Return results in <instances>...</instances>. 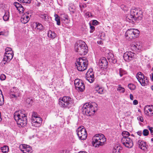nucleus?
Masks as SVG:
<instances>
[{
  "mask_svg": "<svg viewBox=\"0 0 153 153\" xmlns=\"http://www.w3.org/2000/svg\"><path fill=\"white\" fill-rule=\"evenodd\" d=\"M14 118L19 127H24L27 123V117L20 110L16 111L14 114Z\"/></svg>",
  "mask_w": 153,
  "mask_h": 153,
  "instance_id": "obj_1",
  "label": "nucleus"
},
{
  "mask_svg": "<svg viewBox=\"0 0 153 153\" xmlns=\"http://www.w3.org/2000/svg\"><path fill=\"white\" fill-rule=\"evenodd\" d=\"M97 105L95 102H87L83 105L82 111L84 114L90 116L94 114L97 110Z\"/></svg>",
  "mask_w": 153,
  "mask_h": 153,
  "instance_id": "obj_2",
  "label": "nucleus"
},
{
  "mask_svg": "<svg viewBox=\"0 0 153 153\" xmlns=\"http://www.w3.org/2000/svg\"><path fill=\"white\" fill-rule=\"evenodd\" d=\"M106 141V139L103 134H96L93 137L92 143L95 147H98L104 145Z\"/></svg>",
  "mask_w": 153,
  "mask_h": 153,
  "instance_id": "obj_3",
  "label": "nucleus"
},
{
  "mask_svg": "<svg viewBox=\"0 0 153 153\" xmlns=\"http://www.w3.org/2000/svg\"><path fill=\"white\" fill-rule=\"evenodd\" d=\"M88 64V60L85 57L79 58L76 60V63L78 70L81 71H84L87 69Z\"/></svg>",
  "mask_w": 153,
  "mask_h": 153,
  "instance_id": "obj_4",
  "label": "nucleus"
},
{
  "mask_svg": "<svg viewBox=\"0 0 153 153\" xmlns=\"http://www.w3.org/2000/svg\"><path fill=\"white\" fill-rule=\"evenodd\" d=\"M72 102V99L70 97L65 96L59 99V104L62 107L69 108Z\"/></svg>",
  "mask_w": 153,
  "mask_h": 153,
  "instance_id": "obj_5",
  "label": "nucleus"
},
{
  "mask_svg": "<svg viewBox=\"0 0 153 153\" xmlns=\"http://www.w3.org/2000/svg\"><path fill=\"white\" fill-rule=\"evenodd\" d=\"M139 31L137 29L131 28L127 30L125 33V36L127 39L131 40L139 36Z\"/></svg>",
  "mask_w": 153,
  "mask_h": 153,
  "instance_id": "obj_6",
  "label": "nucleus"
},
{
  "mask_svg": "<svg viewBox=\"0 0 153 153\" xmlns=\"http://www.w3.org/2000/svg\"><path fill=\"white\" fill-rule=\"evenodd\" d=\"M42 119L39 117L36 112H33L32 117V124L33 126L39 127L42 123Z\"/></svg>",
  "mask_w": 153,
  "mask_h": 153,
  "instance_id": "obj_7",
  "label": "nucleus"
},
{
  "mask_svg": "<svg viewBox=\"0 0 153 153\" xmlns=\"http://www.w3.org/2000/svg\"><path fill=\"white\" fill-rule=\"evenodd\" d=\"M136 78L142 86L147 85L148 84V79L141 72H138L136 75Z\"/></svg>",
  "mask_w": 153,
  "mask_h": 153,
  "instance_id": "obj_8",
  "label": "nucleus"
},
{
  "mask_svg": "<svg viewBox=\"0 0 153 153\" xmlns=\"http://www.w3.org/2000/svg\"><path fill=\"white\" fill-rule=\"evenodd\" d=\"M77 135L79 138L81 140H85L87 136L86 129L84 128L83 126H81L78 128L76 130Z\"/></svg>",
  "mask_w": 153,
  "mask_h": 153,
  "instance_id": "obj_9",
  "label": "nucleus"
},
{
  "mask_svg": "<svg viewBox=\"0 0 153 153\" xmlns=\"http://www.w3.org/2000/svg\"><path fill=\"white\" fill-rule=\"evenodd\" d=\"M75 87L79 91L82 92L85 90V86L82 80L77 79L74 81Z\"/></svg>",
  "mask_w": 153,
  "mask_h": 153,
  "instance_id": "obj_10",
  "label": "nucleus"
},
{
  "mask_svg": "<svg viewBox=\"0 0 153 153\" xmlns=\"http://www.w3.org/2000/svg\"><path fill=\"white\" fill-rule=\"evenodd\" d=\"M131 13L134 14V18L136 21L141 20L143 17V12L140 10H138L136 9H131Z\"/></svg>",
  "mask_w": 153,
  "mask_h": 153,
  "instance_id": "obj_11",
  "label": "nucleus"
},
{
  "mask_svg": "<svg viewBox=\"0 0 153 153\" xmlns=\"http://www.w3.org/2000/svg\"><path fill=\"white\" fill-rule=\"evenodd\" d=\"M123 57L126 61L129 62L134 60L135 57V54L131 51H128L124 53Z\"/></svg>",
  "mask_w": 153,
  "mask_h": 153,
  "instance_id": "obj_12",
  "label": "nucleus"
},
{
  "mask_svg": "<svg viewBox=\"0 0 153 153\" xmlns=\"http://www.w3.org/2000/svg\"><path fill=\"white\" fill-rule=\"evenodd\" d=\"M121 141L123 144L127 148H131L133 146V141L129 137H122Z\"/></svg>",
  "mask_w": 153,
  "mask_h": 153,
  "instance_id": "obj_13",
  "label": "nucleus"
},
{
  "mask_svg": "<svg viewBox=\"0 0 153 153\" xmlns=\"http://www.w3.org/2000/svg\"><path fill=\"white\" fill-rule=\"evenodd\" d=\"M98 65L102 69L106 68L108 65V62L106 58L101 57L99 60Z\"/></svg>",
  "mask_w": 153,
  "mask_h": 153,
  "instance_id": "obj_14",
  "label": "nucleus"
},
{
  "mask_svg": "<svg viewBox=\"0 0 153 153\" xmlns=\"http://www.w3.org/2000/svg\"><path fill=\"white\" fill-rule=\"evenodd\" d=\"M19 148L21 151L24 153H31V148L28 145L25 144H21Z\"/></svg>",
  "mask_w": 153,
  "mask_h": 153,
  "instance_id": "obj_15",
  "label": "nucleus"
},
{
  "mask_svg": "<svg viewBox=\"0 0 153 153\" xmlns=\"http://www.w3.org/2000/svg\"><path fill=\"white\" fill-rule=\"evenodd\" d=\"M10 53H5L3 59V61L5 62L4 64H5L6 62H8L10 61L13 58V51H10Z\"/></svg>",
  "mask_w": 153,
  "mask_h": 153,
  "instance_id": "obj_16",
  "label": "nucleus"
},
{
  "mask_svg": "<svg viewBox=\"0 0 153 153\" xmlns=\"http://www.w3.org/2000/svg\"><path fill=\"white\" fill-rule=\"evenodd\" d=\"M144 111L145 114L146 115L150 116L149 112H150L151 114L153 115V105H147L145 106L144 108Z\"/></svg>",
  "mask_w": 153,
  "mask_h": 153,
  "instance_id": "obj_17",
  "label": "nucleus"
},
{
  "mask_svg": "<svg viewBox=\"0 0 153 153\" xmlns=\"http://www.w3.org/2000/svg\"><path fill=\"white\" fill-rule=\"evenodd\" d=\"M82 42L83 43V45L82 46L81 50L80 52H79V54L82 55H84L86 54L88 51V47L85 42Z\"/></svg>",
  "mask_w": 153,
  "mask_h": 153,
  "instance_id": "obj_18",
  "label": "nucleus"
},
{
  "mask_svg": "<svg viewBox=\"0 0 153 153\" xmlns=\"http://www.w3.org/2000/svg\"><path fill=\"white\" fill-rule=\"evenodd\" d=\"M131 9L130 10V13L126 17V20L127 21L130 23H134V21H135V19L134 18V14H132L131 13Z\"/></svg>",
  "mask_w": 153,
  "mask_h": 153,
  "instance_id": "obj_19",
  "label": "nucleus"
},
{
  "mask_svg": "<svg viewBox=\"0 0 153 153\" xmlns=\"http://www.w3.org/2000/svg\"><path fill=\"white\" fill-rule=\"evenodd\" d=\"M131 49L133 51H137V50L140 49L141 46L140 45L139 43L133 42L131 45Z\"/></svg>",
  "mask_w": 153,
  "mask_h": 153,
  "instance_id": "obj_20",
  "label": "nucleus"
},
{
  "mask_svg": "<svg viewBox=\"0 0 153 153\" xmlns=\"http://www.w3.org/2000/svg\"><path fill=\"white\" fill-rule=\"evenodd\" d=\"M82 41H81L76 42L75 45V50L76 52H78L79 54V52L81 50L82 46L83 45V43L82 42Z\"/></svg>",
  "mask_w": 153,
  "mask_h": 153,
  "instance_id": "obj_21",
  "label": "nucleus"
},
{
  "mask_svg": "<svg viewBox=\"0 0 153 153\" xmlns=\"http://www.w3.org/2000/svg\"><path fill=\"white\" fill-rule=\"evenodd\" d=\"M30 20L28 13H25L22 16L21 19V22L24 24L27 23Z\"/></svg>",
  "mask_w": 153,
  "mask_h": 153,
  "instance_id": "obj_22",
  "label": "nucleus"
},
{
  "mask_svg": "<svg viewBox=\"0 0 153 153\" xmlns=\"http://www.w3.org/2000/svg\"><path fill=\"white\" fill-rule=\"evenodd\" d=\"M137 144L139 147L143 150H145L146 149V143L142 140H139L138 141Z\"/></svg>",
  "mask_w": 153,
  "mask_h": 153,
  "instance_id": "obj_23",
  "label": "nucleus"
},
{
  "mask_svg": "<svg viewBox=\"0 0 153 153\" xmlns=\"http://www.w3.org/2000/svg\"><path fill=\"white\" fill-rule=\"evenodd\" d=\"M122 149V148L118 145H115L112 149V153H120Z\"/></svg>",
  "mask_w": 153,
  "mask_h": 153,
  "instance_id": "obj_24",
  "label": "nucleus"
},
{
  "mask_svg": "<svg viewBox=\"0 0 153 153\" xmlns=\"http://www.w3.org/2000/svg\"><path fill=\"white\" fill-rule=\"evenodd\" d=\"M107 58L109 61H111L113 62H116V61H115L114 56L113 54L109 52L106 54Z\"/></svg>",
  "mask_w": 153,
  "mask_h": 153,
  "instance_id": "obj_25",
  "label": "nucleus"
},
{
  "mask_svg": "<svg viewBox=\"0 0 153 153\" xmlns=\"http://www.w3.org/2000/svg\"><path fill=\"white\" fill-rule=\"evenodd\" d=\"M86 78L87 80L90 83L93 82L94 81V75L92 74H90V75H86Z\"/></svg>",
  "mask_w": 153,
  "mask_h": 153,
  "instance_id": "obj_26",
  "label": "nucleus"
},
{
  "mask_svg": "<svg viewBox=\"0 0 153 153\" xmlns=\"http://www.w3.org/2000/svg\"><path fill=\"white\" fill-rule=\"evenodd\" d=\"M13 93H11L10 96L11 98H17L19 96V94L18 90L16 91V92L13 91Z\"/></svg>",
  "mask_w": 153,
  "mask_h": 153,
  "instance_id": "obj_27",
  "label": "nucleus"
},
{
  "mask_svg": "<svg viewBox=\"0 0 153 153\" xmlns=\"http://www.w3.org/2000/svg\"><path fill=\"white\" fill-rule=\"evenodd\" d=\"M36 29H37L39 30H42L44 29V27L40 23L38 22L36 23Z\"/></svg>",
  "mask_w": 153,
  "mask_h": 153,
  "instance_id": "obj_28",
  "label": "nucleus"
},
{
  "mask_svg": "<svg viewBox=\"0 0 153 153\" xmlns=\"http://www.w3.org/2000/svg\"><path fill=\"white\" fill-rule=\"evenodd\" d=\"M48 36L49 37L54 38L56 36V35L54 32L50 30L48 32Z\"/></svg>",
  "mask_w": 153,
  "mask_h": 153,
  "instance_id": "obj_29",
  "label": "nucleus"
},
{
  "mask_svg": "<svg viewBox=\"0 0 153 153\" xmlns=\"http://www.w3.org/2000/svg\"><path fill=\"white\" fill-rule=\"evenodd\" d=\"M4 97L1 90L0 89V105H2L4 103Z\"/></svg>",
  "mask_w": 153,
  "mask_h": 153,
  "instance_id": "obj_30",
  "label": "nucleus"
},
{
  "mask_svg": "<svg viewBox=\"0 0 153 153\" xmlns=\"http://www.w3.org/2000/svg\"><path fill=\"white\" fill-rule=\"evenodd\" d=\"M39 17L45 21H48V17L46 14H40L39 15Z\"/></svg>",
  "mask_w": 153,
  "mask_h": 153,
  "instance_id": "obj_31",
  "label": "nucleus"
},
{
  "mask_svg": "<svg viewBox=\"0 0 153 153\" xmlns=\"http://www.w3.org/2000/svg\"><path fill=\"white\" fill-rule=\"evenodd\" d=\"M9 17V12L7 11L6 12L3 17V20L5 21H7L8 20Z\"/></svg>",
  "mask_w": 153,
  "mask_h": 153,
  "instance_id": "obj_32",
  "label": "nucleus"
},
{
  "mask_svg": "<svg viewBox=\"0 0 153 153\" xmlns=\"http://www.w3.org/2000/svg\"><path fill=\"white\" fill-rule=\"evenodd\" d=\"M54 17L55 18V20L57 24L58 25H60L61 23L60 19V17L57 14H56L54 15Z\"/></svg>",
  "mask_w": 153,
  "mask_h": 153,
  "instance_id": "obj_33",
  "label": "nucleus"
},
{
  "mask_svg": "<svg viewBox=\"0 0 153 153\" xmlns=\"http://www.w3.org/2000/svg\"><path fill=\"white\" fill-rule=\"evenodd\" d=\"M1 149L2 152L4 153H7L9 151L8 147L6 146H4L3 147H1Z\"/></svg>",
  "mask_w": 153,
  "mask_h": 153,
  "instance_id": "obj_34",
  "label": "nucleus"
},
{
  "mask_svg": "<svg viewBox=\"0 0 153 153\" xmlns=\"http://www.w3.org/2000/svg\"><path fill=\"white\" fill-rule=\"evenodd\" d=\"M123 137H128V136L130 135L129 133L127 131H123L122 133Z\"/></svg>",
  "mask_w": 153,
  "mask_h": 153,
  "instance_id": "obj_35",
  "label": "nucleus"
},
{
  "mask_svg": "<svg viewBox=\"0 0 153 153\" xmlns=\"http://www.w3.org/2000/svg\"><path fill=\"white\" fill-rule=\"evenodd\" d=\"M96 90L98 93L100 94H102L103 92V89L102 88H100L98 87L96 88Z\"/></svg>",
  "mask_w": 153,
  "mask_h": 153,
  "instance_id": "obj_36",
  "label": "nucleus"
},
{
  "mask_svg": "<svg viewBox=\"0 0 153 153\" xmlns=\"http://www.w3.org/2000/svg\"><path fill=\"white\" fill-rule=\"evenodd\" d=\"M117 90L120 93H123L125 91V89L123 87H121L120 85H119L117 89Z\"/></svg>",
  "mask_w": 153,
  "mask_h": 153,
  "instance_id": "obj_37",
  "label": "nucleus"
},
{
  "mask_svg": "<svg viewBox=\"0 0 153 153\" xmlns=\"http://www.w3.org/2000/svg\"><path fill=\"white\" fill-rule=\"evenodd\" d=\"M128 87L131 90H134L136 88L135 85L132 84H129L128 85Z\"/></svg>",
  "mask_w": 153,
  "mask_h": 153,
  "instance_id": "obj_38",
  "label": "nucleus"
},
{
  "mask_svg": "<svg viewBox=\"0 0 153 153\" xmlns=\"http://www.w3.org/2000/svg\"><path fill=\"white\" fill-rule=\"evenodd\" d=\"M119 74L120 76H122L123 75L126 74V72L122 68L119 69Z\"/></svg>",
  "mask_w": 153,
  "mask_h": 153,
  "instance_id": "obj_39",
  "label": "nucleus"
},
{
  "mask_svg": "<svg viewBox=\"0 0 153 153\" xmlns=\"http://www.w3.org/2000/svg\"><path fill=\"white\" fill-rule=\"evenodd\" d=\"M79 6L81 11H82V8H85L86 7V5L85 4H81L79 5Z\"/></svg>",
  "mask_w": 153,
  "mask_h": 153,
  "instance_id": "obj_40",
  "label": "nucleus"
},
{
  "mask_svg": "<svg viewBox=\"0 0 153 153\" xmlns=\"http://www.w3.org/2000/svg\"><path fill=\"white\" fill-rule=\"evenodd\" d=\"M149 134V131L146 129H144L143 131V134L144 136H147Z\"/></svg>",
  "mask_w": 153,
  "mask_h": 153,
  "instance_id": "obj_41",
  "label": "nucleus"
},
{
  "mask_svg": "<svg viewBox=\"0 0 153 153\" xmlns=\"http://www.w3.org/2000/svg\"><path fill=\"white\" fill-rule=\"evenodd\" d=\"M5 53H8L9 54L11 53H10V51H13L12 50L11 48H9V47L6 48H5Z\"/></svg>",
  "mask_w": 153,
  "mask_h": 153,
  "instance_id": "obj_42",
  "label": "nucleus"
},
{
  "mask_svg": "<svg viewBox=\"0 0 153 153\" xmlns=\"http://www.w3.org/2000/svg\"><path fill=\"white\" fill-rule=\"evenodd\" d=\"M19 1L23 3H30L31 2V0H18Z\"/></svg>",
  "mask_w": 153,
  "mask_h": 153,
  "instance_id": "obj_43",
  "label": "nucleus"
},
{
  "mask_svg": "<svg viewBox=\"0 0 153 153\" xmlns=\"http://www.w3.org/2000/svg\"><path fill=\"white\" fill-rule=\"evenodd\" d=\"M24 9V8L22 5H21V6H20L17 9V10L21 13L23 12Z\"/></svg>",
  "mask_w": 153,
  "mask_h": 153,
  "instance_id": "obj_44",
  "label": "nucleus"
},
{
  "mask_svg": "<svg viewBox=\"0 0 153 153\" xmlns=\"http://www.w3.org/2000/svg\"><path fill=\"white\" fill-rule=\"evenodd\" d=\"M90 28L91 30L90 32L91 33H92L95 30V27L91 25V24H90Z\"/></svg>",
  "mask_w": 153,
  "mask_h": 153,
  "instance_id": "obj_45",
  "label": "nucleus"
},
{
  "mask_svg": "<svg viewBox=\"0 0 153 153\" xmlns=\"http://www.w3.org/2000/svg\"><path fill=\"white\" fill-rule=\"evenodd\" d=\"M93 70L92 68L89 69L87 72L86 75H90V74H94L92 72Z\"/></svg>",
  "mask_w": 153,
  "mask_h": 153,
  "instance_id": "obj_46",
  "label": "nucleus"
},
{
  "mask_svg": "<svg viewBox=\"0 0 153 153\" xmlns=\"http://www.w3.org/2000/svg\"><path fill=\"white\" fill-rule=\"evenodd\" d=\"M14 5H15L16 7V8L17 9V8L19 7L20 6H21V5L18 2H14L13 4Z\"/></svg>",
  "mask_w": 153,
  "mask_h": 153,
  "instance_id": "obj_47",
  "label": "nucleus"
},
{
  "mask_svg": "<svg viewBox=\"0 0 153 153\" xmlns=\"http://www.w3.org/2000/svg\"><path fill=\"white\" fill-rule=\"evenodd\" d=\"M5 76L3 74H2L0 75V79L1 80H4L6 79Z\"/></svg>",
  "mask_w": 153,
  "mask_h": 153,
  "instance_id": "obj_48",
  "label": "nucleus"
},
{
  "mask_svg": "<svg viewBox=\"0 0 153 153\" xmlns=\"http://www.w3.org/2000/svg\"><path fill=\"white\" fill-rule=\"evenodd\" d=\"M26 102L28 104H31L32 103V100L30 98H27L26 100Z\"/></svg>",
  "mask_w": 153,
  "mask_h": 153,
  "instance_id": "obj_49",
  "label": "nucleus"
},
{
  "mask_svg": "<svg viewBox=\"0 0 153 153\" xmlns=\"http://www.w3.org/2000/svg\"><path fill=\"white\" fill-rule=\"evenodd\" d=\"M99 24V22L96 20H94L92 21V25H97Z\"/></svg>",
  "mask_w": 153,
  "mask_h": 153,
  "instance_id": "obj_50",
  "label": "nucleus"
},
{
  "mask_svg": "<svg viewBox=\"0 0 153 153\" xmlns=\"http://www.w3.org/2000/svg\"><path fill=\"white\" fill-rule=\"evenodd\" d=\"M137 119L138 120L140 121L141 122H143V119L142 117L139 116L137 117Z\"/></svg>",
  "mask_w": 153,
  "mask_h": 153,
  "instance_id": "obj_51",
  "label": "nucleus"
},
{
  "mask_svg": "<svg viewBox=\"0 0 153 153\" xmlns=\"http://www.w3.org/2000/svg\"><path fill=\"white\" fill-rule=\"evenodd\" d=\"M149 129L150 130L151 133V134L152 135H153V130H152L153 128L152 127H150L149 126Z\"/></svg>",
  "mask_w": 153,
  "mask_h": 153,
  "instance_id": "obj_52",
  "label": "nucleus"
},
{
  "mask_svg": "<svg viewBox=\"0 0 153 153\" xmlns=\"http://www.w3.org/2000/svg\"><path fill=\"white\" fill-rule=\"evenodd\" d=\"M86 15L88 16V17H92L93 16V15H92V13L89 12H87L86 13Z\"/></svg>",
  "mask_w": 153,
  "mask_h": 153,
  "instance_id": "obj_53",
  "label": "nucleus"
},
{
  "mask_svg": "<svg viewBox=\"0 0 153 153\" xmlns=\"http://www.w3.org/2000/svg\"><path fill=\"white\" fill-rule=\"evenodd\" d=\"M138 104V101L137 100H134L133 101V104L134 105H136Z\"/></svg>",
  "mask_w": 153,
  "mask_h": 153,
  "instance_id": "obj_54",
  "label": "nucleus"
},
{
  "mask_svg": "<svg viewBox=\"0 0 153 153\" xmlns=\"http://www.w3.org/2000/svg\"><path fill=\"white\" fill-rule=\"evenodd\" d=\"M130 99L132 100H134V97L131 94H130Z\"/></svg>",
  "mask_w": 153,
  "mask_h": 153,
  "instance_id": "obj_55",
  "label": "nucleus"
},
{
  "mask_svg": "<svg viewBox=\"0 0 153 153\" xmlns=\"http://www.w3.org/2000/svg\"><path fill=\"white\" fill-rule=\"evenodd\" d=\"M137 134L139 135L140 136L142 135V132L141 131H138L137 132Z\"/></svg>",
  "mask_w": 153,
  "mask_h": 153,
  "instance_id": "obj_56",
  "label": "nucleus"
},
{
  "mask_svg": "<svg viewBox=\"0 0 153 153\" xmlns=\"http://www.w3.org/2000/svg\"><path fill=\"white\" fill-rule=\"evenodd\" d=\"M5 33L3 31H1L0 32V36L1 35H4Z\"/></svg>",
  "mask_w": 153,
  "mask_h": 153,
  "instance_id": "obj_57",
  "label": "nucleus"
},
{
  "mask_svg": "<svg viewBox=\"0 0 153 153\" xmlns=\"http://www.w3.org/2000/svg\"><path fill=\"white\" fill-rule=\"evenodd\" d=\"M150 76L151 79L152 81H153V72L151 74V75H150Z\"/></svg>",
  "mask_w": 153,
  "mask_h": 153,
  "instance_id": "obj_58",
  "label": "nucleus"
},
{
  "mask_svg": "<svg viewBox=\"0 0 153 153\" xmlns=\"http://www.w3.org/2000/svg\"><path fill=\"white\" fill-rule=\"evenodd\" d=\"M59 153H66V151L65 150H61Z\"/></svg>",
  "mask_w": 153,
  "mask_h": 153,
  "instance_id": "obj_59",
  "label": "nucleus"
},
{
  "mask_svg": "<svg viewBox=\"0 0 153 153\" xmlns=\"http://www.w3.org/2000/svg\"><path fill=\"white\" fill-rule=\"evenodd\" d=\"M40 3L37 2V4H36V5L37 6H40Z\"/></svg>",
  "mask_w": 153,
  "mask_h": 153,
  "instance_id": "obj_60",
  "label": "nucleus"
},
{
  "mask_svg": "<svg viewBox=\"0 0 153 153\" xmlns=\"http://www.w3.org/2000/svg\"><path fill=\"white\" fill-rule=\"evenodd\" d=\"M78 153H87L86 152H80Z\"/></svg>",
  "mask_w": 153,
  "mask_h": 153,
  "instance_id": "obj_61",
  "label": "nucleus"
},
{
  "mask_svg": "<svg viewBox=\"0 0 153 153\" xmlns=\"http://www.w3.org/2000/svg\"><path fill=\"white\" fill-rule=\"evenodd\" d=\"M2 120V119L1 118V112H0V122Z\"/></svg>",
  "mask_w": 153,
  "mask_h": 153,
  "instance_id": "obj_62",
  "label": "nucleus"
},
{
  "mask_svg": "<svg viewBox=\"0 0 153 153\" xmlns=\"http://www.w3.org/2000/svg\"><path fill=\"white\" fill-rule=\"evenodd\" d=\"M151 88L152 89L153 91V85L151 86Z\"/></svg>",
  "mask_w": 153,
  "mask_h": 153,
  "instance_id": "obj_63",
  "label": "nucleus"
},
{
  "mask_svg": "<svg viewBox=\"0 0 153 153\" xmlns=\"http://www.w3.org/2000/svg\"><path fill=\"white\" fill-rule=\"evenodd\" d=\"M151 140L152 141H153V138H152L151 139Z\"/></svg>",
  "mask_w": 153,
  "mask_h": 153,
  "instance_id": "obj_64",
  "label": "nucleus"
}]
</instances>
